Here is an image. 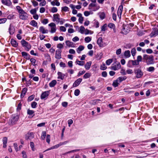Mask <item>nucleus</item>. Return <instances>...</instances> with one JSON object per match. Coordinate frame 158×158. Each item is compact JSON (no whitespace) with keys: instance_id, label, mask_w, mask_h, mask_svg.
I'll use <instances>...</instances> for the list:
<instances>
[{"instance_id":"nucleus-1","label":"nucleus","mask_w":158,"mask_h":158,"mask_svg":"<svg viewBox=\"0 0 158 158\" xmlns=\"http://www.w3.org/2000/svg\"><path fill=\"white\" fill-rule=\"evenodd\" d=\"M143 58L146 60L147 64L148 65L154 64V58L152 56L144 55Z\"/></svg>"},{"instance_id":"nucleus-2","label":"nucleus","mask_w":158,"mask_h":158,"mask_svg":"<svg viewBox=\"0 0 158 158\" xmlns=\"http://www.w3.org/2000/svg\"><path fill=\"white\" fill-rule=\"evenodd\" d=\"M19 118V117L18 115H13L9 121V124L12 125L15 124Z\"/></svg>"},{"instance_id":"nucleus-3","label":"nucleus","mask_w":158,"mask_h":158,"mask_svg":"<svg viewBox=\"0 0 158 158\" xmlns=\"http://www.w3.org/2000/svg\"><path fill=\"white\" fill-rule=\"evenodd\" d=\"M21 43L23 46L25 47L27 50L29 51L31 48V45L25 40H22L21 41Z\"/></svg>"},{"instance_id":"nucleus-4","label":"nucleus","mask_w":158,"mask_h":158,"mask_svg":"<svg viewBox=\"0 0 158 158\" xmlns=\"http://www.w3.org/2000/svg\"><path fill=\"white\" fill-rule=\"evenodd\" d=\"M121 65L119 62H115L112 64L111 69L114 70H116L119 69Z\"/></svg>"},{"instance_id":"nucleus-5","label":"nucleus","mask_w":158,"mask_h":158,"mask_svg":"<svg viewBox=\"0 0 158 158\" xmlns=\"http://www.w3.org/2000/svg\"><path fill=\"white\" fill-rule=\"evenodd\" d=\"M135 73L136 75V77L137 78H140L143 75V73L140 69H137L135 70Z\"/></svg>"},{"instance_id":"nucleus-6","label":"nucleus","mask_w":158,"mask_h":158,"mask_svg":"<svg viewBox=\"0 0 158 158\" xmlns=\"http://www.w3.org/2000/svg\"><path fill=\"white\" fill-rule=\"evenodd\" d=\"M48 26L51 27V33H54L56 32V28L55 23H52L49 24Z\"/></svg>"},{"instance_id":"nucleus-7","label":"nucleus","mask_w":158,"mask_h":158,"mask_svg":"<svg viewBox=\"0 0 158 158\" xmlns=\"http://www.w3.org/2000/svg\"><path fill=\"white\" fill-rule=\"evenodd\" d=\"M61 51L60 50H56L55 52V58L58 59L61 58Z\"/></svg>"},{"instance_id":"nucleus-8","label":"nucleus","mask_w":158,"mask_h":158,"mask_svg":"<svg viewBox=\"0 0 158 158\" xmlns=\"http://www.w3.org/2000/svg\"><path fill=\"white\" fill-rule=\"evenodd\" d=\"M19 17L20 19L23 20H26L27 18V14L24 11L19 14Z\"/></svg>"},{"instance_id":"nucleus-9","label":"nucleus","mask_w":158,"mask_h":158,"mask_svg":"<svg viewBox=\"0 0 158 158\" xmlns=\"http://www.w3.org/2000/svg\"><path fill=\"white\" fill-rule=\"evenodd\" d=\"M123 10V6L122 5H121L119 6L117 11L118 16L119 19L121 18Z\"/></svg>"},{"instance_id":"nucleus-10","label":"nucleus","mask_w":158,"mask_h":158,"mask_svg":"<svg viewBox=\"0 0 158 158\" xmlns=\"http://www.w3.org/2000/svg\"><path fill=\"white\" fill-rule=\"evenodd\" d=\"M15 31V30L14 27L10 24L9 28V31L10 34V35L13 34L14 33Z\"/></svg>"},{"instance_id":"nucleus-11","label":"nucleus","mask_w":158,"mask_h":158,"mask_svg":"<svg viewBox=\"0 0 158 158\" xmlns=\"http://www.w3.org/2000/svg\"><path fill=\"white\" fill-rule=\"evenodd\" d=\"M49 92L48 91H46L42 93L41 96L42 99H44L47 98L49 95Z\"/></svg>"},{"instance_id":"nucleus-12","label":"nucleus","mask_w":158,"mask_h":158,"mask_svg":"<svg viewBox=\"0 0 158 158\" xmlns=\"http://www.w3.org/2000/svg\"><path fill=\"white\" fill-rule=\"evenodd\" d=\"M65 143H66V142H64L63 143H59V144L55 145V146H52V147L48 149H47L44 152H45V151H47L48 150H49L51 149L56 148H58L61 145H62L64 144Z\"/></svg>"},{"instance_id":"nucleus-13","label":"nucleus","mask_w":158,"mask_h":158,"mask_svg":"<svg viewBox=\"0 0 158 158\" xmlns=\"http://www.w3.org/2000/svg\"><path fill=\"white\" fill-rule=\"evenodd\" d=\"M82 79L81 78H78L77 80L74 83L73 85V87H76L78 86L81 82Z\"/></svg>"},{"instance_id":"nucleus-14","label":"nucleus","mask_w":158,"mask_h":158,"mask_svg":"<svg viewBox=\"0 0 158 158\" xmlns=\"http://www.w3.org/2000/svg\"><path fill=\"white\" fill-rule=\"evenodd\" d=\"M1 2L3 4L7 6H10L12 3L10 0H2Z\"/></svg>"},{"instance_id":"nucleus-15","label":"nucleus","mask_w":158,"mask_h":158,"mask_svg":"<svg viewBox=\"0 0 158 158\" xmlns=\"http://www.w3.org/2000/svg\"><path fill=\"white\" fill-rule=\"evenodd\" d=\"M34 137V133L32 132H29L25 135V137L27 138H33Z\"/></svg>"},{"instance_id":"nucleus-16","label":"nucleus","mask_w":158,"mask_h":158,"mask_svg":"<svg viewBox=\"0 0 158 158\" xmlns=\"http://www.w3.org/2000/svg\"><path fill=\"white\" fill-rule=\"evenodd\" d=\"M58 77V79H60L61 80H63L65 76V74L62 73L60 72H58L57 73Z\"/></svg>"},{"instance_id":"nucleus-17","label":"nucleus","mask_w":158,"mask_h":158,"mask_svg":"<svg viewBox=\"0 0 158 158\" xmlns=\"http://www.w3.org/2000/svg\"><path fill=\"white\" fill-rule=\"evenodd\" d=\"M34 111L28 109L27 110V114L30 115V117L29 116V118H31L35 115Z\"/></svg>"},{"instance_id":"nucleus-18","label":"nucleus","mask_w":158,"mask_h":158,"mask_svg":"<svg viewBox=\"0 0 158 158\" xmlns=\"http://www.w3.org/2000/svg\"><path fill=\"white\" fill-rule=\"evenodd\" d=\"M39 30L40 32H41L43 34H45L48 33V30L47 29H45L44 27L41 26L40 27Z\"/></svg>"},{"instance_id":"nucleus-19","label":"nucleus","mask_w":158,"mask_h":158,"mask_svg":"<svg viewBox=\"0 0 158 158\" xmlns=\"http://www.w3.org/2000/svg\"><path fill=\"white\" fill-rule=\"evenodd\" d=\"M85 48V47L82 45H80L76 49V51L78 53H80Z\"/></svg>"},{"instance_id":"nucleus-20","label":"nucleus","mask_w":158,"mask_h":158,"mask_svg":"<svg viewBox=\"0 0 158 158\" xmlns=\"http://www.w3.org/2000/svg\"><path fill=\"white\" fill-rule=\"evenodd\" d=\"M51 4L52 6L56 5L59 6L60 5V3L58 1V0H54L51 2Z\"/></svg>"},{"instance_id":"nucleus-21","label":"nucleus","mask_w":158,"mask_h":158,"mask_svg":"<svg viewBox=\"0 0 158 158\" xmlns=\"http://www.w3.org/2000/svg\"><path fill=\"white\" fill-rule=\"evenodd\" d=\"M102 37L99 38L97 40V44L99 45V47L102 46Z\"/></svg>"},{"instance_id":"nucleus-22","label":"nucleus","mask_w":158,"mask_h":158,"mask_svg":"<svg viewBox=\"0 0 158 158\" xmlns=\"http://www.w3.org/2000/svg\"><path fill=\"white\" fill-rule=\"evenodd\" d=\"M10 43L12 45L15 47H16L18 46V43L14 39H11V40Z\"/></svg>"},{"instance_id":"nucleus-23","label":"nucleus","mask_w":158,"mask_h":158,"mask_svg":"<svg viewBox=\"0 0 158 158\" xmlns=\"http://www.w3.org/2000/svg\"><path fill=\"white\" fill-rule=\"evenodd\" d=\"M54 20L56 22L58 23L60 21V18H59V15L58 14L54 15H53Z\"/></svg>"},{"instance_id":"nucleus-24","label":"nucleus","mask_w":158,"mask_h":158,"mask_svg":"<svg viewBox=\"0 0 158 158\" xmlns=\"http://www.w3.org/2000/svg\"><path fill=\"white\" fill-rule=\"evenodd\" d=\"M91 64V62L89 61L86 63L85 65V68L87 70H89Z\"/></svg>"},{"instance_id":"nucleus-25","label":"nucleus","mask_w":158,"mask_h":158,"mask_svg":"<svg viewBox=\"0 0 158 158\" xmlns=\"http://www.w3.org/2000/svg\"><path fill=\"white\" fill-rule=\"evenodd\" d=\"M22 56L25 59H29L30 58L29 55L27 53L25 52H22L21 53Z\"/></svg>"},{"instance_id":"nucleus-26","label":"nucleus","mask_w":158,"mask_h":158,"mask_svg":"<svg viewBox=\"0 0 158 158\" xmlns=\"http://www.w3.org/2000/svg\"><path fill=\"white\" fill-rule=\"evenodd\" d=\"M108 26L110 28L113 29L114 32H115V27L114 24L113 23H110L108 24Z\"/></svg>"},{"instance_id":"nucleus-27","label":"nucleus","mask_w":158,"mask_h":158,"mask_svg":"<svg viewBox=\"0 0 158 158\" xmlns=\"http://www.w3.org/2000/svg\"><path fill=\"white\" fill-rule=\"evenodd\" d=\"M127 77L126 76H121L118 77L117 79L119 82H120L126 79Z\"/></svg>"},{"instance_id":"nucleus-28","label":"nucleus","mask_w":158,"mask_h":158,"mask_svg":"<svg viewBox=\"0 0 158 158\" xmlns=\"http://www.w3.org/2000/svg\"><path fill=\"white\" fill-rule=\"evenodd\" d=\"M124 54L126 58H128L131 56L130 52L129 50L126 51Z\"/></svg>"},{"instance_id":"nucleus-29","label":"nucleus","mask_w":158,"mask_h":158,"mask_svg":"<svg viewBox=\"0 0 158 158\" xmlns=\"http://www.w3.org/2000/svg\"><path fill=\"white\" fill-rule=\"evenodd\" d=\"M56 83V81L55 80H53L49 84V86L50 87H54Z\"/></svg>"},{"instance_id":"nucleus-30","label":"nucleus","mask_w":158,"mask_h":158,"mask_svg":"<svg viewBox=\"0 0 158 158\" xmlns=\"http://www.w3.org/2000/svg\"><path fill=\"white\" fill-rule=\"evenodd\" d=\"M65 43L66 45L69 47H72L73 44L72 42H70L69 40L66 41Z\"/></svg>"},{"instance_id":"nucleus-31","label":"nucleus","mask_w":158,"mask_h":158,"mask_svg":"<svg viewBox=\"0 0 158 158\" xmlns=\"http://www.w3.org/2000/svg\"><path fill=\"white\" fill-rule=\"evenodd\" d=\"M30 24L34 27H37V23L34 20H32Z\"/></svg>"},{"instance_id":"nucleus-32","label":"nucleus","mask_w":158,"mask_h":158,"mask_svg":"<svg viewBox=\"0 0 158 158\" xmlns=\"http://www.w3.org/2000/svg\"><path fill=\"white\" fill-rule=\"evenodd\" d=\"M27 89L26 88H24L23 89L22 91V93L21 95V97L22 98L24 97L27 91Z\"/></svg>"},{"instance_id":"nucleus-33","label":"nucleus","mask_w":158,"mask_h":158,"mask_svg":"<svg viewBox=\"0 0 158 158\" xmlns=\"http://www.w3.org/2000/svg\"><path fill=\"white\" fill-rule=\"evenodd\" d=\"M96 4L94 3H91L88 6V9L89 10H92V8L95 7L96 6Z\"/></svg>"},{"instance_id":"nucleus-34","label":"nucleus","mask_w":158,"mask_h":158,"mask_svg":"<svg viewBox=\"0 0 158 158\" xmlns=\"http://www.w3.org/2000/svg\"><path fill=\"white\" fill-rule=\"evenodd\" d=\"M99 16L101 19H103L105 17V14L103 12H100L99 13Z\"/></svg>"},{"instance_id":"nucleus-35","label":"nucleus","mask_w":158,"mask_h":158,"mask_svg":"<svg viewBox=\"0 0 158 158\" xmlns=\"http://www.w3.org/2000/svg\"><path fill=\"white\" fill-rule=\"evenodd\" d=\"M155 70V68L154 67L151 66L150 67L147 69V70L149 72H153Z\"/></svg>"},{"instance_id":"nucleus-36","label":"nucleus","mask_w":158,"mask_h":158,"mask_svg":"<svg viewBox=\"0 0 158 158\" xmlns=\"http://www.w3.org/2000/svg\"><path fill=\"white\" fill-rule=\"evenodd\" d=\"M85 29L84 27L83 26H81L80 27L79 32L82 34H84V31Z\"/></svg>"},{"instance_id":"nucleus-37","label":"nucleus","mask_w":158,"mask_h":158,"mask_svg":"<svg viewBox=\"0 0 158 158\" xmlns=\"http://www.w3.org/2000/svg\"><path fill=\"white\" fill-rule=\"evenodd\" d=\"M129 62H131L133 65H137L139 64V63L136 60H131L129 61Z\"/></svg>"},{"instance_id":"nucleus-38","label":"nucleus","mask_w":158,"mask_h":158,"mask_svg":"<svg viewBox=\"0 0 158 158\" xmlns=\"http://www.w3.org/2000/svg\"><path fill=\"white\" fill-rule=\"evenodd\" d=\"M17 10H18L19 14H20L21 13L23 12L24 11L19 6H16Z\"/></svg>"},{"instance_id":"nucleus-39","label":"nucleus","mask_w":158,"mask_h":158,"mask_svg":"<svg viewBox=\"0 0 158 158\" xmlns=\"http://www.w3.org/2000/svg\"><path fill=\"white\" fill-rule=\"evenodd\" d=\"M118 82L119 81H117V79L114 81L113 83V85L114 87H116L118 86L119 84Z\"/></svg>"},{"instance_id":"nucleus-40","label":"nucleus","mask_w":158,"mask_h":158,"mask_svg":"<svg viewBox=\"0 0 158 158\" xmlns=\"http://www.w3.org/2000/svg\"><path fill=\"white\" fill-rule=\"evenodd\" d=\"M91 76V74L89 73H86L83 76L84 78L86 79L89 77Z\"/></svg>"},{"instance_id":"nucleus-41","label":"nucleus","mask_w":158,"mask_h":158,"mask_svg":"<svg viewBox=\"0 0 158 158\" xmlns=\"http://www.w3.org/2000/svg\"><path fill=\"white\" fill-rule=\"evenodd\" d=\"M62 10L64 12L68 11L69 10V9L66 6L63 7L62 8Z\"/></svg>"},{"instance_id":"nucleus-42","label":"nucleus","mask_w":158,"mask_h":158,"mask_svg":"<svg viewBox=\"0 0 158 158\" xmlns=\"http://www.w3.org/2000/svg\"><path fill=\"white\" fill-rule=\"evenodd\" d=\"M76 62L77 64L80 65H83L85 64V62L83 61L77 60Z\"/></svg>"},{"instance_id":"nucleus-43","label":"nucleus","mask_w":158,"mask_h":158,"mask_svg":"<svg viewBox=\"0 0 158 158\" xmlns=\"http://www.w3.org/2000/svg\"><path fill=\"white\" fill-rule=\"evenodd\" d=\"M131 53L133 56H134L136 53V51L135 48H133L131 50Z\"/></svg>"},{"instance_id":"nucleus-44","label":"nucleus","mask_w":158,"mask_h":158,"mask_svg":"<svg viewBox=\"0 0 158 158\" xmlns=\"http://www.w3.org/2000/svg\"><path fill=\"white\" fill-rule=\"evenodd\" d=\"M112 59H110L106 61V64L107 65H109L112 63Z\"/></svg>"},{"instance_id":"nucleus-45","label":"nucleus","mask_w":158,"mask_h":158,"mask_svg":"<svg viewBox=\"0 0 158 158\" xmlns=\"http://www.w3.org/2000/svg\"><path fill=\"white\" fill-rule=\"evenodd\" d=\"M107 25L106 24H104L101 27L102 31H105L106 30Z\"/></svg>"},{"instance_id":"nucleus-46","label":"nucleus","mask_w":158,"mask_h":158,"mask_svg":"<svg viewBox=\"0 0 158 158\" xmlns=\"http://www.w3.org/2000/svg\"><path fill=\"white\" fill-rule=\"evenodd\" d=\"M37 11V10L35 8L34 9H31L30 11V13L33 15H34L36 14Z\"/></svg>"},{"instance_id":"nucleus-47","label":"nucleus","mask_w":158,"mask_h":158,"mask_svg":"<svg viewBox=\"0 0 158 158\" xmlns=\"http://www.w3.org/2000/svg\"><path fill=\"white\" fill-rule=\"evenodd\" d=\"M7 20V19L6 18H3L0 19V24L3 23H5Z\"/></svg>"},{"instance_id":"nucleus-48","label":"nucleus","mask_w":158,"mask_h":158,"mask_svg":"<svg viewBox=\"0 0 158 158\" xmlns=\"http://www.w3.org/2000/svg\"><path fill=\"white\" fill-rule=\"evenodd\" d=\"M107 68L105 64H103L100 66V69L102 70H105Z\"/></svg>"},{"instance_id":"nucleus-49","label":"nucleus","mask_w":158,"mask_h":158,"mask_svg":"<svg viewBox=\"0 0 158 158\" xmlns=\"http://www.w3.org/2000/svg\"><path fill=\"white\" fill-rule=\"evenodd\" d=\"M91 40V39L89 37H87L85 39V42L87 43H89L90 42Z\"/></svg>"},{"instance_id":"nucleus-50","label":"nucleus","mask_w":158,"mask_h":158,"mask_svg":"<svg viewBox=\"0 0 158 158\" xmlns=\"http://www.w3.org/2000/svg\"><path fill=\"white\" fill-rule=\"evenodd\" d=\"M57 47L60 49L63 48H64V44H61L60 43L57 44Z\"/></svg>"},{"instance_id":"nucleus-51","label":"nucleus","mask_w":158,"mask_h":158,"mask_svg":"<svg viewBox=\"0 0 158 158\" xmlns=\"http://www.w3.org/2000/svg\"><path fill=\"white\" fill-rule=\"evenodd\" d=\"M37 103L35 102H33L31 103V106L33 108H35L36 107Z\"/></svg>"},{"instance_id":"nucleus-52","label":"nucleus","mask_w":158,"mask_h":158,"mask_svg":"<svg viewBox=\"0 0 158 158\" xmlns=\"http://www.w3.org/2000/svg\"><path fill=\"white\" fill-rule=\"evenodd\" d=\"M80 93V90L78 89H76L75 90L74 94L76 96H78Z\"/></svg>"},{"instance_id":"nucleus-53","label":"nucleus","mask_w":158,"mask_h":158,"mask_svg":"<svg viewBox=\"0 0 158 158\" xmlns=\"http://www.w3.org/2000/svg\"><path fill=\"white\" fill-rule=\"evenodd\" d=\"M121 49L120 48H119L116 50V53L117 55H120L121 53Z\"/></svg>"},{"instance_id":"nucleus-54","label":"nucleus","mask_w":158,"mask_h":158,"mask_svg":"<svg viewBox=\"0 0 158 158\" xmlns=\"http://www.w3.org/2000/svg\"><path fill=\"white\" fill-rule=\"evenodd\" d=\"M7 139H5L3 140V147L4 148H6V144L7 143Z\"/></svg>"},{"instance_id":"nucleus-55","label":"nucleus","mask_w":158,"mask_h":158,"mask_svg":"<svg viewBox=\"0 0 158 158\" xmlns=\"http://www.w3.org/2000/svg\"><path fill=\"white\" fill-rule=\"evenodd\" d=\"M46 2L44 0L40 3L39 5L40 6H45V5H46Z\"/></svg>"},{"instance_id":"nucleus-56","label":"nucleus","mask_w":158,"mask_h":158,"mask_svg":"<svg viewBox=\"0 0 158 158\" xmlns=\"http://www.w3.org/2000/svg\"><path fill=\"white\" fill-rule=\"evenodd\" d=\"M139 63V62H141L142 60V57L141 56H139L137 57V59L136 60Z\"/></svg>"},{"instance_id":"nucleus-57","label":"nucleus","mask_w":158,"mask_h":158,"mask_svg":"<svg viewBox=\"0 0 158 158\" xmlns=\"http://www.w3.org/2000/svg\"><path fill=\"white\" fill-rule=\"evenodd\" d=\"M57 11V9L56 7H53L51 9V11L52 13H55Z\"/></svg>"},{"instance_id":"nucleus-58","label":"nucleus","mask_w":158,"mask_h":158,"mask_svg":"<svg viewBox=\"0 0 158 158\" xmlns=\"http://www.w3.org/2000/svg\"><path fill=\"white\" fill-rule=\"evenodd\" d=\"M30 61L32 63V64L34 65H36L35 64L36 60L34 58H31L30 59Z\"/></svg>"},{"instance_id":"nucleus-59","label":"nucleus","mask_w":158,"mask_h":158,"mask_svg":"<svg viewBox=\"0 0 158 158\" xmlns=\"http://www.w3.org/2000/svg\"><path fill=\"white\" fill-rule=\"evenodd\" d=\"M31 2L32 3L33 5L34 6H37L38 4V3L37 2H36V1H35V0H32L31 1Z\"/></svg>"},{"instance_id":"nucleus-60","label":"nucleus","mask_w":158,"mask_h":158,"mask_svg":"<svg viewBox=\"0 0 158 158\" xmlns=\"http://www.w3.org/2000/svg\"><path fill=\"white\" fill-rule=\"evenodd\" d=\"M127 73L129 74H131L133 73V70L131 69H128L126 70Z\"/></svg>"},{"instance_id":"nucleus-61","label":"nucleus","mask_w":158,"mask_h":158,"mask_svg":"<svg viewBox=\"0 0 158 158\" xmlns=\"http://www.w3.org/2000/svg\"><path fill=\"white\" fill-rule=\"evenodd\" d=\"M41 137L42 138L46 137V133L45 131H42Z\"/></svg>"},{"instance_id":"nucleus-62","label":"nucleus","mask_w":158,"mask_h":158,"mask_svg":"<svg viewBox=\"0 0 158 158\" xmlns=\"http://www.w3.org/2000/svg\"><path fill=\"white\" fill-rule=\"evenodd\" d=\"M84 15L85 16H88L90 14V12L86 11L84 12Z\"/></svg>"},{"instance_id":"nucleus-63","label":"nucleus","mask_w":158,"mask_h":158,"mask_svg":"<svg viewBox=\"0 0 158 158\" xmlns=\"http://www.w3.org/2000/svg\"><path fill=\"white\" fill-rule=\"evenodd\" d=\"M79 38L77 36H75L72 39V40L74 42H76L79 40Z\"/></svg>"},{"instance_id":"nucleus-64","label":"nucleus","mask_w":158,"mask_h":158,"mask_svg":"<svg viewBox=\"0 0 158 158\" xmlns=\"http://www.w3.org/2000/svg\"><path fill=\"white\" fill-rule=\"evenodd\" d=\"M22 156L23 158H27V156L26 152L23 151L22 152Z\"/></svg>"}]
</instances>
